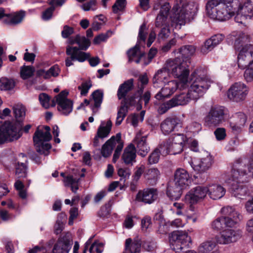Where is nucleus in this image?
I'll return each instance as SVG.
<instances>
[{
    "instance_id": "f257e3e1",
    "label": "nucleus",
    "mask_w": 253,
    "mask_h": 253,
    "mask_svg": "<svg viewBox=\"0 0 253 253\" xmlns=\"http://www.w3.org/2000/svg\"><path fill=\"white\" fill-rule=\"evenodd\" d=\"M16 121H6L0 126V144L18 139L21 134L22 124L21 122L25 116V108L20 104L13 108Z\"/></svg>"
},
{
    "instance_id": "f03ea898",
    "label": "nucleus",
    "mask_w": 253,
    "mask_h": 253,
    "mask_svg": "<svg viewBox=\"0 0 253 253\" xmlns=\"http://www.w3.org/2000/svg\"><path fill=\"white\" fill-rule=\"evenodd\" d=\"M189 80L188 95L192 100H197L203 96L211 85L212 81L207 74V71L203 68L195 70L191 75Z\"/></svg>"
},
{
    "instance_id": "7ed1b4c3",
    "label": "nucleus",
    "mask_w": 253,
    "mask_h": 253,
    "mask_svg": "<svg viewBox=\"0 0 253 253\" xmlns=\"http://www.w3.org/2000/svg\"><path fill=\"white\" fill-rule=\"evenodd\" d=\"M189 62L188 60H182L180 56L170 59L166 62V68L174 77L179 79L177 82L180 88L189 86Z\"/></svg>"
},
{
    "instance_id": "20e7f679",
    "label": "nucleus",
    "mask_w": 253,
    "mask_h": 253,
    "mask_svg": "<svg viewBox=\"0 0 253 253\" xmlns=\"http://www.w3.org/2000/svg\"><path fill=\"white\" fill-rule=\"evenodd\" d=\"M206 10L211 18L220 21L229 19L234 15V9L232 3L207 1Z\"/></svg>"
},
{
    "instance_id": "39448f33",
    "label": "nucleus",
    "mask_w": 253,
    "mask_h": 253,
    "mask_svg": "<svg viewBox=\"0 0 253 253\" xmlns=\"http://www.w3.org/2000/svg\"><path fill=\"white\" fill-rule=\"evenodd\" d=\"M185 137L183 134H177L170 137L168 140L160 144L162 155L167 154L175 155L183 150Z\"/></svg>"
},
{
    "instance_id": "423d86ee",
    "label": "nucleus",
    "mask_w": 253,
    "mask_h": 253,
    "mask_svg": "<svg viewBox=\"0 0 253 253\" xmlns=\"http://www.w3.org/2000/svg\"><path fill=\"white\" fill-rule=\"evenodd\" d=\"M251 176L247 169V165L243 162L242 159H238L234 164L231 174L226 182L228 183H245L248 181L249 178Z\"/></svg>"
},
{
    "instance_id": "0eeeda50",
    "label": "nucleus",
    "mask_w": 253,
    "mask_h": 253,
    "mask_svg": "<svg viewBox=\"0 0 253 253\" xmlns=\"http://www.w3.org/2000/svg\"><path fill=\"white\" fill-rule=\"evenodd\" d=\"M226 109L221 106H212L205 117V122L210 127H216L225 121Z\"/></svg>"
},
{
    "instance_id": "6e6552de",
    "label": "nucleus",
    "mask_w": 253,
    "mask_h": 253,
    "mask_svg": "<svg viewBox=\"0 0 253 253\" xmlns=\"http://www.w3.org/2000/svg\"><path fill=\"white\" fill-rule=\"evenodd\" d=\"M51 138L50 133H45L42 130L38 128L33 135V141L36 151L41 154L47 155V151L50 149L51 146L47 142Z\"/></svg>"
},
{
    "instance_id": "1a4fd4ad",
    "label": "nucleus",
    "mask_w": 253,
    "mask_h": 253,
    "mask_svg": "<svg viewBox=\"0 0 253 253\" xmlns=\"http://www.w3.org/2000/svg\"><path fill=\"white\" fill-rule=\"evenodd\" d=\"M184 7L180 8L181 10H172L175 14L176 23L180 26L185 24V20L192 17L198 11V4L194 2H187L185 0L182 2Z\"/></svg>"
},
{
    "instance_id": "9d476101",
    "label": "nucleus",
    "mask_w": 253,
    "mask_h": 253,
    "mask_svg": "<svg viewBox=\"0 0 253 253\" xmlns=\"http://www.w3.org/2000/svg\"><path fill=\"white\" fill-rule=\"evenodd\" d=\"M169 241L171 248L176 252H179L189 246L191 239L187 232L178 231L171 233Z\"/></svg>"
},
{
    "instance_id": "9b49d317",
    "label": "nucleus",
    "mask_w": 253,
    "mask_h": 253,
    "mask_svg": "<svg viewBox=\"0 0 253 253\" xmlns=\"http://www.w3.org/2000/svg\"><path fill=\"white\" fill-rule=\"evenodd\" d=\"M248 92L249 88L246 84L237 83L229 88L227 95L230 100L238 102L245 99Z\"/></svg>"
},
{
    "instance_id": "f8f14e48",
    "label": "nucleus",
    "mask_w": 253,
    "mask_h": 253,
    "mask_svg": "<svg viewBox=\"0 0 253 253\" xmlns=\"http://www.w3.org/2000/svg\"><path fill=\"white\" fill-rule=\"evenodd\" d=\"M207 187L197 186L192 188L185 195V202L190 204H195L204 200L207 195Z\"/></svg>"
},
{
    "instance_id": "ddd939ff",
    "label": "nucleus",
    "mask_w": 253,
    "mask_h": 253,
    "mask_svg": "<svg viewBox=\"0 0 253 253\" xmlns=\"http://www.w3.org/2000/svg\"><path fill=\"white\" fill-rule=\"evenodd\" d=\"M68 92L62 91L56 97V102L58 105V110L63 115H68L73 110V102L67 98Z\"/></svg>"
},
{
    "instance_id": "4468645a",
    "label": "nucleus",
    "mask_w": 253,
    "mask_h": 253,
    "mask_svg": "<svg viewBox=\"0 0 253 253\" xmlns=\"http://www.w3.org/2000/svg\"><path fill=\"white\" fill-rule=\"evenodd\" d=\"M72 244V235L69 232L64 233L58 238L52 250L53 253H68Z\"/></svg>"
},
{
    "instance_id": "2eb2a0df",
    "label": "nucleus",
    "mask_w": 253,
    "mask_h": 253,
    "mask_svg": "<svg viewBox=\"0 0 253 253\" xmlns=\"http://www.w3.org/2000/svg\"><path fill=\"white\" fill-rule=\"evenodd\" d=\"M66 54L70 56L65 60V64L67 67H69L73 64L72 61L77 60L79 62H84L89 57V54L79 50L78 47L67 46L66 47Z\"/></svg>"
},
{
    "instance_id": "dca6fc26",
    "label": "nucleus",
    "mask_w": 253,
    "mask_h": 253,
    "mask_svg": "<svg viewBox=\"0 0 253 253\" xmlns=\"http://www.w3.org/2000/svg\"><path fill=\"white\" fill-rule=\"evenodd\" d=\"M241 236L242 232L239 230L226 229L221 232L216 240L220 244H228L236 242Z\"/></svg>"
},
{
    "instance_id": "f3484780",
    "label": "nucleus",
    "mask_w": 253,
    "mask_h": 253,
    "mask_svg": "<svg viewBox=\"0 0 253 253\" xmlns=\"http://www.w3.org/2000/svg\"><path fill=\"white\" fill-rule=\"evenodd\" d=\"M24 16V12L23 11L5 14L4 9L0 7V19L4 17L3 22L5 24L10 26L16 25L22 22Z\"/></svg>"
},
{
    "instance_id": "a211bd4d",
    "label": "nucleus",
    "mask_w": 253,
    "mask_h": 253,
    "mask_svg": "<svg viewBox=\"0 0 253 253\" xmlns=\"http://www.w3.org/2000/svg\"><path fill=\"white\" fill-rule=\"evenodd\" d=\"M157 191L156 189L145 188L138 192L135 200L138 202L151 204L157 199Z\"/></svg>"
},
{
    "instance_id": "6ab92c4d",
    "label": "nucleus",
    "mask_w": 253,
    "mask_h": 253,
    "mask_svg": "<svg viewBox=\"0 0 253 253\" xmlns=\"http://www.w3.org/2000/svg\"><path fill=\"white\" fill-rule=\"evenodd\" d=\"M189 178V174L185 169H177L174 173V184L175 186L185 189L188 186Z\"/></svg>"
},
{
    "instance_id": "aec40b11",
    "label": "nucleus",
    "mask_w": 253,
    "mask_h": 253,
    "mask_svg": "<svg viewBox=\"0 0 253 253\" xmlns=\"http://www.w3.org/2000/svg\"><path fill=\"white\" fill-rule=\"evenodd\" d=\"M170 6L168 3H165L161 6L159 13L158 14L155 22L156 27L160 28L169 26L168 15Z\"/></svg>"
},
{
    "instance_id": "412c9836",
    "label": "nucleus",
    "mask_w": 253,
    "mask_h": 253,
    "mask_svg": "<svg viewBox=\"0 0 253 253\" xmlns=\"http://www.w3.org/2000/svg\"><path fill=\"white\" fill-rule=\"evenodd\" d=\"M180 124V120L176 117H169L166 118L161 124V129L165 134H169L173 131L175 128Z\"/></svg>"
},
{
    "instance_id": "4be33fe9",
    "label": "nucleus",
    "mask_w": 253,
    "mask_h": 253,
    "mask_svg": "<svg viewBox=\"0 0 253 253\" xmlns=\"http://www.w3.org/2000/svg\"><path fill=\"white\" fill-rule=\"evenodd\" d=\"M253 53V46H249L246 50L239 52L238 56V65L239 68L245 69L252 63L251 59Z\"/></svg>"
},
{
    "instance_id": "5701e85b",
    "label": "nucleus",
    "mask_w": 253,
    "mask_h": 253,
    "mask_svg": "<svg viewBox=\"0 0 253 253\" xmlns=\"http://www.w3.org/2000/svg\"><path fill=\"white\" fill-rule=\"evenodd\" d=\"M212 163L213 159L211 156L207 154L206 157L195 161L194 169L200 173H203L210 169Z\"/></svg>"
},
{
    "instance_id": "b1692460",
    "label": "nucleus",
    "mask_w": 253,
    "mask_h": 253,
    "mask_svg": "<svg viewBox=\"0 0 253 253\" xmlns=\"http://www.w3.org/2000/svg\"><path fill=\"white\" fill-rule=\"evenodd\" d=\"M176 88L183 89L178 86L177 82L171 81L168 82V83L164 87H163L161 91H159L155 95L157 99L161 100L165 98L168 97L172 94Z\"/></svg>"
},
{
    "instance_id": "393cba45",
    "label": "nucleus",
    "mask_w": 253,
    "mask_h": 253,
    "mask_svg": "<svg viewBox=\"0 0 253 253\" xmlns=\"http://www.w3.org/2000/svg\"><path fill=\"white\" fill-rule=\"evenodd\" d=\"M250 37L244 33L240 34L235 40L234 46L236 50L239 52L245 51L249 48V46H253L250 43Z\"/></svg>"
},
{
    "instance_id": "a878e982",
    "label": "nucleus",
    "mask_w": 253,
    "mask_h": 253,
    "mask_svg": "<svg viewBox=\"0 0 253 253\" xmlns=\"http://www.w3.org/2000/svg\"><path fill=\"white\" fill-rule=\"evenodd\" d=\"M230 184V191L234 197L242 199L249 194L247 186L242 182H233L228 183Z\"/></svg>"
},
{
    "instance_id": "bb28decb",
    "label": "nucleus",
    "mask_w": 253,
    "mask_h": 253,
    "mask_svg": "<svg viewBox=\"0 0 253 253\" xmlns=\"http://www.w3.org/2000/svg\"><path fill=\"white\" fill-rule=\"evenodd\" d=\"M136 148L130 144L125 149L122 159L126 165L132 166L136 162Z\"/></svg>"
},
{
    "instance_id": "cd10ccee",
    "label": "nucleus",
    "mask_w": 253,
    "mask_h": 253,
    "mask_svg": "<svg viewBox=\"0 0 253 253\" xmlns=\"http://www.w3.org/2000/svg\"><path fill=\"white\" fill-rule=\"evenodd\" d=\"M170 73L166 68V63L164 67L155 74L153 78V84L155 87H160L163 85V83L167 82Z\"/></svg>"
},
{
    "instance_id": "c85d7f7f",
    "label": "nucleus",
    "mask_w": 253,
    "mask_h": 253,
    "mask_svg": "<svg viewBox=\"0 0 253 253\" xmlns=\"http://www.w3.org/2000/svg\"><path fill=\"white\" fill-rule=\"evenodd\" d=\"M207 187V194L213 200H218L222 198L225 193V189L220 185L210 184Z\"/></svg>"
},
{
    "instance_id": "c756f323",
    "label": "nucleus",
    "mask_w": 253,
    "mask_h": 253,
    "mask_svg": "<svg viewBox=\"0 0 253 253\" xmlns=\"http://www.w3.org/2000/svg\"><path fill=\"white\" fill-rule=\"evenodd\" d=\"M239 15L237 17L241 16V14H244L245 16L249 17L250 19L253 16V0H244L242 2L240 3L239 7ZM238 19V18H237Z\"/></svg>"
},
{
    "instance_id": "7c9ffc66",
    "label": "nucleus",
    "mask_w": 253,
    "mask_h": 253,
    "mask_svg": "<svg viewBox=\"0 0 253 253\" xmlns=\"http://www.w3.org/2000/svg\"><path fill=\"white\" fill-rule=\"evenodd\" d=\"M141 242L138 238L132 240L128 238L125 241V249L124 253H140L141 251Z\"/></svg>"
},
{
    "instance_id": "2f4dec72",
    "label": "nucleus",
    "mask_w": 253,
    "mask_h": 253,
    "mask_svg": "<svg viewBox=\"0 0 253 253\" xmlns=\"http://www.w3.org/2000/svg\"><path fill=\"white\" fill-rule=\"evenodd\" d=\"M134 143L136 144L138 155L145 157L149 151V148L146 143V136H141L140 134H137Z\"/></svg>"
},
{
    "instance_id": "473e14b6",
    "label": "nucleus",
    "mask_w": 253,
    "mask_h": 253,
    "mask_svg": "<svg viewBox=\"0 0 253 253\" xmlns=\"http://www.w3.org/2000/svg\"><path fill=\"white\" fill-rule=\"evenodd\" d=\"M199 253H218L214 240L209 239L202 243L198 249Z\"/></svg>"
},
{
    "instance_id": "72a5a7b5",
    "label": "nucleus",
    "mask_w": 253,
    "mask_h": 253,
    "mask_svg": "<svg viewBox=\"0 0 253 253\" xmlns=\"http://www.w3.org/2000/svg\"><path fill=\"white\" fill-rule=\"evenodd\" d=\"M133 87V80L130 79L121 84L118 90L117 96L118 99L121 100L126 97L128 92L130 91Z\"/></svg>"
},
{
    "instance_id": "f704fd0d",
    "label": "nucleus",
    "mask_w": 253,
    "mask_h": 253,
    "mask_svg": "<svg viewBox=\"0 0 253 253\" xmlns=\"http://www.w3.org/2000/svg\"><path fill=\"white\" fill-rule=\"evenodd\" d=\"M60 69L58 65H54L51 67L48 70L40 69L37 71V74L38 76L42 77L44 79H48L51 77H56L58 76Z\"/></svg>"
},
{
    "instance_id": "c9c22d12",
    "label": "nucleus",
    "mask_w": 253,
    "mask_h": 253,
    "mask_svg": "<svg viewBox=\"0 0 253 253\" xmlns=\"http://www.w3.org/2000/svg\"><path fill=\"white\" fill-rule=\"evenodd\" d=\"M160 172L157 168L148 169L144 173V177L149 184L155 185L160 177Z\"/></svg>"
},
{
    "instance_id": "e433bc0d",
    "label": "nucleus",
    "mask_w": 253,
    "mask_h": 253,
    "mask_svg": "<svg viewBox=\"0 0 253 253\" xmlns=\"http://www.w3.org/2000/svg\"><path fill=\"white\" fill-rule=\"evenodd\" d=\"M195 52V47L192 45H185L181 47L178 49V53L179 55L177 56H180L182 60H188L189 64H190V57L194 54Z\"/></svg>"
},
{
    "instance_id": "4c0bfd02",
    "label": "nucleus",
    "mask_w": 253,
    "mask_h": 253,
    "mask_svg": "<svg viewBox=\"0 0 253 253\" xmlns=\"http://www.w3.org/2000/svg\"><path fill=\"white\" fill-rule=\"evenodd\" d=\"M191 100L190 95H188V92L187 93H182L178 95L174 96L170 101L173 107L179 105H184L187 104Z\"/></svg>"
},
{
    "instance_id": "58836bf2",
    "label": "nucleus",
    "mask_w": 253,
    "mask_h": 253,
    "mask_svg": "<svg viewBox=\"0 0 253 253\" xmlns=\"http://www.w3.org/2000/svg\"><path fill=\"white\" fill-rule=\"evenodd\" d=\"M127 54L129 58V62L134 61L136 63L140 62L141 57L144 55V53L140 52L138 44H136L134 47L130 49L127 51Z\"/></svg>"
},
{
    "instance_id": "ea45409f",
    "label": "nucleus",
    "mask_w": 253,
    "mask_h": 253,
    "mask_svg": "<svg viewBox=\"0 0 253 253\" xmlns=\"http://www.w3.org/2000/svg\"><path fill=\"white\" fill-rule=\"evenodd\" d=\"M115 145V136H113L102 146L101 150L102 155L106 158L110 156Z\"/></svg>"
},
{
    "instance_id": "a19ab883",
    "label": "nucleus",
    "mask_w": 253,
    "mask_h": 253,
    "mask_svg": "<svg viewBox=\"0 0 253 253\" xmlns=\"http://www.w3.org/2000/svg\"><path fill=\"white\" fill-rule=\"evenodd\" d=\"M184 189L179 186L169 185L167 187V195L171 200L179 199Z\"/></svg>"
},
{
    "instance_id": "79ce46f5",
    "label": "nucleus",
    "mask_w": 253,
    "mask_h": 253,
    "mask_svg": "<svg viewBox=\"0 0 253 253\" xmlns=\"http://www.w3.org/2000/svg\"><path fill=\"white\" fill-rule=\"evenodd\" d=\"M80 179L75 178L73 175H68L64 180L65 186H70L71 190L76 193L79 189V183Z\"/></svg>"
},
{
    "instance_id": "37998d69",
    "label": "nucleus",
    "mask_w": 253,
    "mask_h": 253,
    "mask_svg": "<svg viewBox=\"0 0 253 253\" xmlns=\"http://www.w3.org/2000/svg\"><path fill=\"white\" fill-rule=\"evenodd\" d=\"M126 100L121 101V105L117 113V117L116 122V125L117 126L121 125L127 113L128 109L126 105Z\"/></svg>"
},
{
    "instance_id": "c03bdc74",
    "label": "nucleus",
    "mask_w": 253,
    "mask_h": 253,
    "mask_svg": "<svg viewBox=\"0 0 253 253\" xmlns=\"http://www.w3.org/2000/svg\"><path fill=\"white\" fill-rule=\"evenodd\" d=\"M27 160L25 162H18L15 165V174L18 178L26 177L27 176Z\"/></svg>"
},
{
    "instance_id": "a18cd8bd",
    "label": "nucleus",
    "mask_w": 253,
    "mask_h": 253,
    "mask_svg": "<svg viewBox=\"0 0 253 253\" xmlns=\"http://www.w3.org/2000/svg\"><path fill=\"white\" fill-rule=\"evenodd\" d=\"M112 123L107 121L105 126H100L97 130V134L100 138L103 139L108 136L111 129Z\"/></svg>"
},
{
    "instance_id": "49530a36",
    "label": "nucleus",
    "mask_w": 253,
    "mask_h": 253,
    "mask_svg": "<svg viewBox=\"0 0 253 253\" xmlns=\"http://www.w3.org/2000/svg\"><path fill=\"white\" fill-rule=\"evenodd\" d=\"M35 72L33 66L24 65L20 68V76L23 80H26L31 77Z\"/></svg>"
},
{
    "instance_id": "de8ad7c7",
    "label": "nucleus",
    "mask_w": 253,
    "mask_h": 253,
    "mask_svg": "<svg viewBox=\"0 0 253 253\" xmlns=\"http://www.w3.org/2000/svg\"><path fill=\"white\" fill-rule=\"evenodd\" d=\"M15 86V82L12 79L1 78L0 79V88L1 90H11Z\"/></svg>"
},
{
    "instance_id": "09e8293b",
    "label": "nucleus",
    "mask_w": 253,
    "mask_h": 253,
    "mask_svg": "<svg viewBox=\"0 0 253 253\" xmlns=\"http://www.w3.org/2000/svg\"><path fill=\"white\" fill-rule=\"evenodd\" d=\"M92 96L94 101L92 108L94 111L95 108H97L100 106L103 100V93L100 90H96L92 93Z\"/></svg>"
},
{
    "instance_id": "8fccbe9b",
    "label": "nucleus",
    "mask_w": 253,
    "mask_h": 253,
    "mask_svg": "<svg viewBox=\"0 0 253 253\" xmlns=\"http://www.w3.org/2000/svg\"><path fill=\"white\" fill-rule=\"evenodd\" d=\"M161 149L160 148V145L158 147L156 148L150 155L148 157V164L152 165L157 163L160 159V155H162L161 151Z\"/></svg>"
},
{
    "instance_id": "3c124183",
    "label": "nucleus",
    "mask_w": 253,
    "mask_h": 253,
    "mask_svg": "<svg viewBox=\"0 0 253 253\" xmlns=\"http://www.w3.org/2000/svg\"><path fill=\"white\" fill-rule=\"evenodd\" d=\"M121 135L120 133L117 134L116 136H115V141H116V144L117 143L118 145L117 146V148L115 151L114 155H113V161L114 162H116V161L119 158L121 152L122 151V150L123 148V144L121 142Z\"/></svg>"
},
{
    "instance_id": "603ef678",
    "label": "nucleus",
    "mask_w": 253,
    "mask_h": 253,
    "mask_svg": "<svg viewBox=\"0 0 253 253\" xmlns=\"http://www.w3.org/2000/svg\"><path fill=\"white\" fill-rule=\"evenodd\" d=\"M224 226L225 227H233L241 220L242 216L223 217Z\"/></svg>"
},
{
    "instance_id": "864d4df0",
    "label": "nucleus",
    "mask_w": 253,
    "mask_h": 253,
    "mask_svg": "<svg viewBox=\"0 0 253 253\" xmlns=\"http://www.w3.org/2000/svg\"><path fill=\"white\" fill-rule=\"evenodd\" d=\"M221 212L224 215V217L242 216L240 214L231 207L227 206L222 208Z\"/></svg>"
},
{
    "instance_id": "5fc2aeb1",
    "label": "nucleus",
    "mask_w": 253,
    "mask_h": 253,
    "mask_svg": "<svg viewBox=\"0 0 253 253\" xmlns=\"http://www.w3.org/2000/svg\"><path fill=\"white\" fill-rule=\"evenodd\" d=\"M145 111H142L139 114H133L129 116V118L131 121V125L136 126L138 125L139 121H143L144 119Z\"/></svg>"
},
{
    "instance_id": "6e6d98bb",
    "label": "nucleus",
    "mask_w": 253,
    "mask_h": 253,
    "mask_svg": "<svg viewBox=\"0 0 253 253\" xmlns=\"http://www.w3.org/2000/svg\"><path fill=\"white\" fill-rule=\"evenodd\" d=\"M233 121L239 125L244 126L247 121L246 115L242 112H238L233 116Z\"/></svg>"
},
{
    "instance_id": "4d7b16f0",
    "label": "nucleus",
    "mask_w": 253,
    "mask_h": 253,
    "mask_svg": "<svg viewBox=\"0 0 253 253\" xmlns=\"http://www.w3.org/2000/svg\"><path fill=\"white\" fill-rule=\"evenodd\" d=\"M215 46H214L212 40L211 38L208 39L204 43V44L201 47V52L206 54L209 51L212 50Z\"/></svg>"
},
{
    "instance_id": "13d9d810",
    "label": "nucleus",
    "mask_w": 253,
    "mask_h": 253,
    "mask_svg": "<svg viewBox=\"0 0 253 253\" xmlns=\"http://www.w3.org/2000/svg\"><path fill=\"white\" fill-rule=\"evenodd\" d=\"M223 217H220L216 218L212 222L211 226V228L214 230L219 231L225 227Z\"/></svg>"
},
{
    "instance_id": "bf43d9fd",
    "label": "nucleus",
    "mask_w": 253,
    "mask_h": 253,
    "mask_svg": "<svg viewBox=\"0 0 253 253\" xmlns=\"http://www.w3.org/2000/svg\"><path fill=\"white\" fill-rule=\"evenodd\" d=\"M78 45L81 50H86L87 48L90 46V41L86 39L85 37H81L79 35Z\"/></svg>"
},
{
    "instance_id": "052dcab7",
    "label": "nucleus",
    "mask_w": 253,
    "mask_h": 253,
    "mask_svg": "<svg viewBox=\"0 0 253 253\" xmlns=\"http://www.w3.org/2000/svg\"><path fill=\"white\" fill-rule=\"evenodd\" d=\"M126 0H117L112 6L113 11L115 13L123 10L126 5Z\"/></svg>"
},
{
    "instance_id": "680f3d73",
    "label": "nucleus",
    "mask_w": 253,
    "mask_h": 253,
    "mask_svg": "<svg viewBox=\"0 0 253 253\" xmlns=\"http://www.w3.org/2000/svg\"><path fill=\"white\" fill-rule=\"evenodd\" d=\"M170 34V29L169 26L162 27V29L158 34V39L159 41L165 40L169 38Z\"/></svg>"
},
{
    "instance_id": "e2e57ef3",
    "label": "nucleus",
    "mask_w": 253,
    "mask_h": 253,
    "mask_svg": "<svg viewBox=\"0 0 253 253\" xmlns=\"http://www.w3.org/2000/svg\"><path fill=\"white\" fill-rule=\"evenodd\" d=\"M104 244L102 243L95 242L89 248L90 253H101L103 251Z\"/></svg>"
},
{
    "instance_id": "0e129e2a",
    "label": "nucleus",
    "mask_w": 253,
    "mask_h": 253,
    "mask_svg": "<svg viewBox=\"0 0 253 253\" xmlns=\"http://www.w3.org/2000/svg\"><path fill=\"white\" fill-rule=\"evenodd\" d=\"M147 28L146 27V23H143L140 27L139 30V33L138 36V42H140V41L145 42L146 36H147Z\"/></svg>"
},
{
    "instance_id": "69168bd1",
    "label": "nucleus",
    "mask_w": 253,
    "mask_h": 253,
    "mask_svg": "<svg viewBox=\"0 0 253 253\" xmlns=\"http://www.w3.org/2000/svg\"><path fill=\"white\" fill-rule=\"evenodd\" d=\"M244 77L247 82L253 81V60L250 63L249 66L244 73Z\"/></svg>"
},
{
    "instance_id": "338daca9",
    "label": "nucleus",
    "mask_w": 253,
    "mask_h": 253,
    "mask_svg": "<svg viewBox=\"0 0 253 253\" xmlns=\"http://www.w3.org/2000/svg\"><path fill=\"white\" fill-rule=\"evenodd\" d=\"M39 99L43 107L46 109L49 107L50 97L47 94L41 93L39 96Z\"/></svg>"
},
{
    "instance_id": "774afa93",
    "label": "nucleus",
    "mask_w": 253,
    "mask_h": 253,
    "mask_svg": "<svg viewBox=\"0 0 253 253\" xmlns=\"http://www.w3.org/2000/svg\"><path fill=\"white\" fill-rule=\"evenodd\" d=\"M81 7L84 11L95 10L96 9V0H91L85 2L82 5Z\"/></svg>"
}]
</instances>
